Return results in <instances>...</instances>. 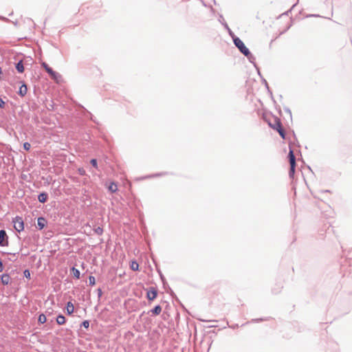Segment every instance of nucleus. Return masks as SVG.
Wrapping results in <instances>:
<instances>
[{"label":"nucleus","mask_w":352,"mask_h":352,"mask_svg":"<svg viewBox=\"0 0 352 352\" xmlns=\"http://www.w3.org/2000/svg\"><path fill=\"white\" fill-rule=\"evenodd\" d=\"M219 21L223 25V23H226L225 21V19L223 18V16L222 15H220L219 16Z\"/></svg>","instance_id":"obj_32"},{"label":"nucleus","mask_w":352,"mask_h":352,"mask_svg":"<svg viewBox=\"0 0 352 352\" xmlns=\"http://www.w3.org/2000/svg\"><path fill=\"white\" fill-rule=\"evenodd\" d=\"M223 26L224 28L227 30L228 34L232 36V40L234 41V38L236 37L234 34L233 33V32L230 30V28H229L228 25L227 24V23H223Z\"/></svg>","instance_id":"obj_18"},{"label":"nucleus","mask_w":352,"mask_h":352,"mask_svg":"<svg viewBox=\"0 0 352 352\" xmlns=\"http://www.w3.org/2000/svg\"><path fill=\"white\" fill-rule=\"evenodd\" d=\"M23 147L24 150L29 151L31 148V144L29 142H26L23 143Z\"/></svg>","instance_id":"obj_26"},{"label":"nucleus","mask_w":352,"mask_h":352,"mask_svg":"<svg viewBox=\"0 0 352 352\" xmlns=\"http://www.w3.org/2000/svg\"><path fill=\"white\" fill-rule=\"evenodd\" d=\"M295 170H296V164H291L290 165V168H289V175L290 177H294V175L295 173Z\"/></svg>","instance_id":"obj_19"},{"label":"nucleus","mask_w":352,"mask_h":352,"mask_svg":"<svg viewBox=\"0 0 352 352\" xmlns=\"http://www.w3.org/2000/svg\"><path fill=\"white\" fill-rule=\"evenodd\" d=\"M0 19L3 20L4 21H9L7 18L1 16H0Z\"/></svg>","instance_id":"obj_37"},{"label":"nucleus","mask_w":352,"mask_h":352,"mask_svg":"<svg viewBox=\"0 0 352 352\" xmlns=\"http://www.w3.org/2000/svg\"><path fill=\"white\" fill-rule=\"evenodd\" d=\"M47 221H37V226H36V228L38 230H42L46 225V223Z\"/></svg>","instance_id":"obj_22"},{"label":"nucleus","mask_w":352,"mask_h":352,"mask_svg":"<svg viewBox=\"0 0 352 352\" xmlns=\"http://www.w3.org/2000/svg\"><path fill=\"white\" fill-rule=\"evenodd\" d=\"M15 68L19 73H23L24 72V66L23 60H19L15 64Z\"/></svg>","instance_id":"obj_11"},{"label":"nucleus","mask_w":352,"mask_h":352,"mask_svg":"<svg viewBox=\"0 0 352 352\" xmlns=\"http://www.w3.org/2000/svg\"><path fill=\"white\" fill-rule=\"evenodd\" d=\"M27 91H28V88H27L26 85L25 83H23V85L19 87L18 94L20 96L23 97L26 95Z\"/></svg>","instance_id":"obj_9"},{"label":"nucleus","mask_w":352,"mask_h":352,"mask_svg":"<svg viewBox=\"0 0 352 352\" xmlns=\"http://www.w3.org/2000/svg\"><path fill=\"white\" fill-rule=\"evenodd\" d=\"M277 126L278 127V129H277V131L279 133L280 136L283 139H285L286 133H285V130L283 129L282 125H278Z\"/></svg>","instance_id":"obj_14"},{"label":"nucleus","mask_w":352,"mask_h":352,"mask_svg":"<svg viewBox=\"0 0 352 352\" xmlns=\"http://www.w3.org/2000/svg\"><path fill=\"white\" fill-rule=\"evenodd\" d=\"M8 245V237L4 230H0V246H6Z\"/></svg>","instance_id":"obj_2"},{"label":"nucleus","mask_w":352,"mask_h":352,"mask_svg":"<svg viewBox=\"0 0 352 352\" xmlns=\"http://www.w3.org/2000/svg\"><path fill=\"white\" fill-rule=\"evenodd\" d=\"M71 272L72 273L74 277H75L77 279L80 278V272L78 269H76L74 267H72L71 268Z\"/></svg>","instance_id":"obj_15"},{"label":"nucleus","mask_w":352,"mask_h":352,"mask_svg":"<svg viewBox=\"0 0 352 352\" xmlns=\"http://www.w3.org/2000/svg\"><path fill=\"white\" fill-rule=\"evenodd\" d=\"M1 280L3 285H7L10 282V277L8 274H3L0 276Z\"/></svg>","instance_id":"obj_8"},{"label":"nucleus","mask_w":352,"mask_h":352,"mask_svg":"<svg viewBox=\"0 0 352 352\" xmlns=\"http://www.w3.org/2000/svg\"><path fill=\"white\" fill-rule=\"evenodd\" d=\"M78 173L80 175L84 176L86 174V171L83 168H79L78 169Z\"/></svg>","instance_id":"obj_30"},{"label":"nucleus","mask_w":352,"mask_h":352,"mask_svg":"<svg viewBox=\"0 0 352 352\" xmlns=\"http://www.w3.org/2000/svg\"><path fill=\"white\" fill-rule=\"evenodd\" d=\"M56 322L60 325L65 324V316L62 314H59L56 318Z\"/></svg>","instance_id":"obj_16"},{"label":"nucleus","mask_w":352,"mask_h":352,"mask_svg":"<svg viewBox=\"0 0 352 352\" xmlns=\"http://www.w3.org/2000/svg\"><path fill=\"white\" fill-rule=\"evenodd\" d=\"M288 158H289V162L290 165L291 164H296V157L294 153V151L292 148L289 149V151L288 153Z\"/></svg>","instance_id":"obj_7"},{"label":"nucleus","mask_w":352,"mask_h":352,"mask_svg":"<svg viewBox=\"0 0 352 352\" xmlns=\"http://www.w3.org/2000/svg\"><path fill=\"white\" fill-rule=\"evenodd\" d=\"M151 311L154 315H156V316L159 315L162 311V307L160 305H157L153 307V309H152L151 310Z\"/></svg>","instance_id":"obj_12"},{"label":"nucleus","mask_w":352,"mask_h":352,"mask_svg":"<svg viewBox=\"0 0 352 352\" xmlns=\"http://www.w3.org/2000/svg\"><path fill=\"white\" fill-rule=\"evenodd\" d=\"M50 76L51 77L52 79L56 80V81H58L59 79L61 78V75L54 71L52 72V73H51L50 74H49Z\"/></svg>","instance_id":"obj_13"},{"label":"nucleus","mask_w":352,"mask_h":352,"mask_svg":"<svg viewBox=\"0 0 352 352\" xmlns=\"http://www.w3.org/2000/svg\"><path fill=\"white\" fill-rule=\"evenodd\" d=\"M36 220H45V218H44V217H38V218H37V219H36Z\"/></svg>","instance_id":"obj_38"},{"label":"nucleus","mask_w":352,"mask_h":352,"mask_svg":"<svg viewBox=\"0 0 352 352\" xmlns=\"http://www.w3.org/2000/svg\"><path fill=\"white\" fill-rule=\"evenodd\" d=\"M86 113L89 116V119L92 120L94 122L97 123L96 120H95L94 116L91 113V112L88 111L86 109H85L83 107H82Z\"/></svg>","instance_id":"obj_24"},{"label":"nucleus","mask_w":352,"mask_h":352,"mask_svg":"<svg viewBox=\"0 0 352 352\" xmlns=\"http://www.w3.org/2000/svg\"><path fill=\"white\" fill-rule=\"evenodd\" d=\"M130 267L133 271H138L139 270V264L136 261H132Z\"/></svg>","instance_id":"obj_20"},{"label":"nucleus","mask_w":352,"mask_h":352,"mask_svg":"<svg viewBox=\"0 0 352 352\" xmlns=\"http://www.w3.org/2000/svg\"><path fill=\"white\" fill-rule=\"evenodd\" d=\"M74 307L72 302H68L66 305V312L68 315H71L74 313Z\"/></svg>","instance_id":"obj_10"},{"label":"nucleus","mask_w":352,"mask_h":352,"mask_svg":"<svg viewBox=\"0 0 352 352\" xmlns=\"http://www.w3.org/2000/svg\"><path fill=\"white\" fill-rule=\"evenodd\" d=\"M285 111L287 113H288V114L289 115L290 117L292 116V112H291V110L289 108H285Z\"/></svg>","instance_id":"obj_35"},{"label":"nucleus","mask_w":352,"mask_h":352,"mask_svg":"<svg viewBox=\"0 0 352 352\" xmlns=\"http://www.w3.org/2000/svg\"><path fill=\"white\" fill-rule=\"evenodd\" d=\"M48 199V194L45 192H42L38 195V200L39 202L44 204Z\"/></svg>","instance_id":"obj_6"},{"label":"nucleus","mask_w":352,"mask_h":352,"mask_svg":"<svg viewBox=\"0 0 352 352\" xmlns=\"http://www.w3.org/2000/svg\"><path fill=\"white\" fill-rule=\"evenodd\" d=\"M164 175V174L163 173H160V174H157V175L159 176V175Z\"/></svg>","instance_id":"obj_40"},{"label":"nucleus","mask_w":352,"mask_h":352,"mask_svg":"<svg viewBox=\"0 0 352 352\" xmlns=\"http://www.w3.org/2000/svg\"><path fill=\"white\" fill-rule=\"evenodd\" d=\"M81 327H83L85 329H88L89 327V322L88 320H84L81 324Z\"/></svg>","instance_id":"obj_29"},{"label":"nucleus","mask_w":352,"mask_h":352,"mask_svg":"<svg viewBox=\"0 0 352 352\" xmlns=\"http://www.w3.org/2000/svg\"><path fill=\"white\" fill-rule=\"evenodd\" d=\"M97 292H98V298H100L102 296V290L100 288H98L97 289Z\"/></svg>","instance_id":"obj_34"},{"label":"nucleus","mask_w":352,"mask_h":352,"mask_svg":"<svg viewBox=\"0 0 352 352\" xmlns=\"http://www.w3.org/2000/svg\"><path fill=\"white\" fill-rule=\"evenodd\" d=\"M95 232H96L97 234L100 235V234H102V232H103V230H102V228L101 227L98 226V228H96L95 229Z\"/></svg>","instance_id":"obj_28"},{"label":"nucleus","mask_w":352,"mask_h":352,"mask_svg":"<svg viewBox=\"0 0 352 352\" xmlns=\"http://www.w3.org/2000/svg\"><path fill=\"white\" fill-rule=\"evenodd\" d=\"M38 322L41 324H43L46 322V316L45 314H41L38 316Z\"/></svg>","instance_id":"obj_21"},{"label":"nucleus","mask_w":352,"mask_h":352,"mask_svg":"<svg viewBox=\"0 0 352 352\" xmlns=\"http://www.w3.org/2000/svg\"><path fill=\"white\" fill-rule=\"evenodd\" d=\"M268 124L272 129H275L276 131H277V129H278V127L277 126L278 125H282L280 120L277 117L274 118V123L269 122Z\"/></svg>","instance_id":"obj_5"},{"label":"nucleus","mask_w":352,"mask_h":352,"mask_svg":"<svg viewBox=\"0 0 352 352\" xmlns=\"http://www.w3.org/2000/svg\"><path fill=\"white\" fill-rule=\"evenodd\" d=\"M41 66L44 68V69L46 71V72L48 74H50L54 71L52 68H51L46 63L43 62L41 64Z\"/></svg>","instance_id":"obj_17"},{"label":"nucleus","mask_w":352,"mask_h":352,"mask_svg":"<svg viewBox=\"0 0 352 352\" xmlns=\"http://www.w3.org/2000/svg\"><path fill=\"white\" fill-rule=\"evenodd\" d=\"M5 107V102L1 98H0V108L3 109Z\"/></svg>","instance_id":"obj_33"},{"label":"nucleus","mask_w":352,"mask_h":352,"mask_svg":"<svg viewBox=\"0 0 352 352\" xmlns=\"http://www.w3.org/2000/svg\"><path fill=\"white\" fill-rule=\"evenodd\" d=\"M233 43L234 45L238 48L239 52L245 57H247L250 63H254L255 61L256 58L254 55L252 54L249 49L245 45L244 43L239 37L234 38Z\"/></svg>","instance_id":"obj_1"},{"label":"nucleus","mask_w":352,"mask_h":352,"mask_svg":"<svg viewBox=\"0 0 352 352\" xmlns=\"http://www.w3.org/2000/svg\"><path fill=\"white\" fill-rule=\"evenodd\" d=\"M160 276H161L162 280H164V277H163V276H162V274H160Z\"/></svg>","instance_id":"obj_39"},{"label":"nucleus","mask_w":352,"mask_h":352,"mask_svg":"<svg viewBox=\"0 0 352 352\" xmlns=\"http://www.w3.org/2000/svg\"><path fill=\"white\" fill-rule=\"evenodd\" d=\"M14 223V228L18 232L23 231L25 229V221H12Z\"/></svg>","instance_id":"obj_4"},{"label":"nucleus","mask_w":352,"mask_h":352,"mask_svg":"<svg viewBox=\"0 0 352 352\" xmlns=\"http://www.w3.org/2000/svg\"><path fill=\"white\" fill-rule=\"evenodd\" d=\"M23 273H24V276L26 278H30V271L28 270H25Z\"/></svg>","instance_id":"obj_31"},{"label":"nucleus","mask_w":352,"mask_h":352,"mask_svg":"<svg viewBox=\"0 0 352 352\" xmlns=\"http://www.w3.org/2000/svg\"><path fill=\"white\" fill-rule=\"evenodd\" d=\"M157 291L156 288L151 287L147 290L146 298L148 300H153L157 297Z\"/></svg>","instance_id":"obj_3"},{"label":"nucleus","mask_w":352,"mask_h":352,"mask_svg":"<svg viewBox=\"0 0 352 352\" xmlns=\"http://www.w3.org/2000/svg\"><path fill=\"white\" fill-rule=\"evenodd\" d=\"M89 284L90 285H94L96 284V279L95 277L93 276H89Z\"/></svg>","instance_id":"obj_23"},{"label":"nucleus","mask_w":352,"mask_h":352,"mask_svg":"<svg viewBox=\"0 0 352 352\" xmlns=\"http://www.w3.org/2000/svg\"><path fill=\"white\" fill-rule=\"evenodd\" d=\"M90 164L95 168H98V162L96 159H91L90 160Z\"/></svg>","instance_id":"obj_27"},{"label":"nucleus","mask_w":352,"mask_h":352,"mask_svg":"<svg viewBox=\"0 0 352 352\" xmlns=\"http://www.w3.org/2000/svg\"><path fill=\"white\" fill-rule=\"evenodd\" d=\"M12 220H22V218L19 216H16L14 218H12Z\"/></svg>","instance_id":"obj_36"},{"label":"nucleus","mask_w":352,"mask_h":352,"mask_svg":"<svg viewBox=\"0 0 352 352\" xmlns=\"http://www.w3.org/2000/svg\"><path fill=\"white\" fill-rule=\"evenodd\" d=\"M109 190H111V192H116L117 190V185L114 183H112L109 187Z\"/></svg>","instance_id":"obj_25"}]
</instances>
